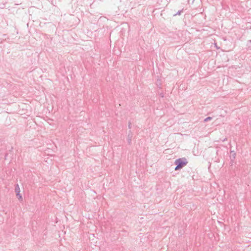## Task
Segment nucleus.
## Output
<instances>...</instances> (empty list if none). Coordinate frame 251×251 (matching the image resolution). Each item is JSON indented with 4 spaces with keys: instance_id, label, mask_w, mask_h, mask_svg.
<instances>
[{
    "instance_id": "nucleus-1",
    "label": "nucleus",
    "mask_w": 251,
    "mask_h": 251,
    "mask_svg": "<svg viewBox=\"0 0 251 251\" xmlns=\"http://www.w3.org/2000/svg\"><path fill=\"white\" fill-rule=\"evenodd\" d=\"M187 163L188 162L185 158H178L175 162V164L176 165L175 170L176 171L178 170L186 165Z\"/></svg>"
},
{
    "instance_id": "nucleus-2",
    "label": "nucleus",
    "mask_w": 251,
    "mask_h": 251,
    "mask_svg": "<svg viewBox=\"0 0 251 251\" xmlns=\"http://www.w3.org/2000/svg\"><path fill=\"white\" fill-rule=\"evenodd\" d=\"M15 191L16 193L17 196L20 195V189L18 184L16 185Z\"/></svg>"
},
{
    "instance_id": "nucleus-3",
    "label": "nucleus",
    "mask_w": 251,
    "mask_h": 251,
    "mask_svg": "<svg viewBox=\"0 0 251 251\" xmlns=\"http://www.w3.org/2000/svg\"><path fill=\"white\" fill-rule=\"evenodd\" d=\"M132 137V134H129L128 135L127 140H128V142L129 144H130L131 142Z\"/></svg>"
},
{
    "instance_id": "nucleus-4",
    "label": "nucleus",
    "mask_w": 251,
    "mask_h": 251,
    "mask_svg": "<svg viewBox=\"0 0 251 251\" xmlns=\"http://www.w3.org/2000/svg\"><path fill=\"white\" fill-rule=\"evenodd\" d=\"M211 119H212V118H211V117H207L206 118H205V119L204 120V121L205 122H208V121H209L211 120Z\"/></svg>"
},
{
    "instance_id": "nucleus-5",
    "label": "nucleus",
    "mask_w": 251,
    "mask_h": 251,
    "mask_svg": "<svg viewBox=\"0 0 251 251\" xmlns=\"http://www.w3.org/2000/svg\"><path fill=\"white\" fill-rule=\"evenodd\" d=\"M182 10H183L178 11L176 14L174 15V16L180 15L181 14V12H182Z\"/></svg>"
},
{
    "instance_id": "nucleus-6",
    "label": "nucleus",
    "mask_w": 251,
    "mask_h": 251,
    "mask_svg": "<svg viewBox=\"0 0 251 251\" xmlns=\"http://www.w3.org/2000/svg\"><path fill=\"white\" fill-rule=\"evenodd\" d=\"M19 199V200H22V196L20 194V195H18V196H17Z\"/></svg>"
},
{
    "instance_id": "nucleus-7",
    "label": "nucleus",
    "mask_w": 251,
    "mask_h": 251,
    "mask_svg": "<svg viewBox=\"0 0 251 251\" xmlns=\"http://www.w3.org/2000/svg\"><path fill=\"white\" fill-rule=\"evenodd\" d=\"M128 127L129 128H131V124H129Z\"/></svg>"
},
{
    "instance_id": "nucleus-8",
    "label": "nucleus",
    "mask_w": 251,
    "mask_h": 251,
    "mask_svg": "<svg viewBox=\"0 0 251 251\" xmlns=\"http://www.w3.org/2000/svg\"><path fill=\"white\" fill-rule=\"evenodd\" d=\"M250 42L251 43V40H250Z\"/></svg>"
}]
</instances>
